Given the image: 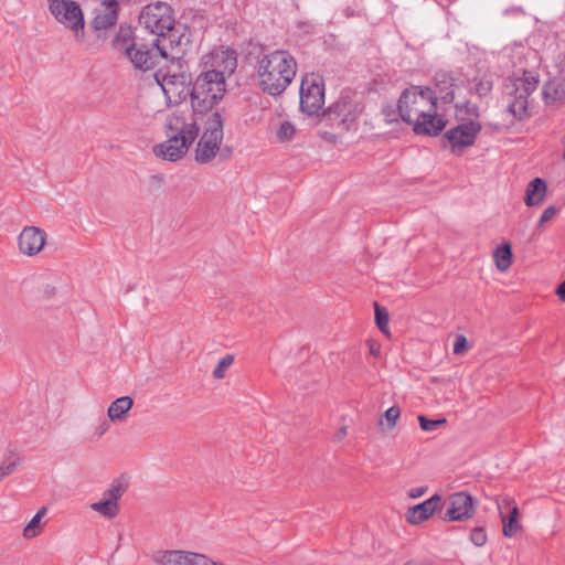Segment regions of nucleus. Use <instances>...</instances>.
<instances>
[{
  "instance_id": "nucleus-1",
  "label": "nucleus",
  "mask_w": 565,
  "mask_h": 565,
  "mask_svg": "<svg viewBox=\"0 0 565 565\" xmlns=\"http://www.w3.org/2000/svg\"><path fill=\"white\" fill-rule=\"evenodd\" d=\"M437 93L430 87L411 86L399 98V116L413 127L418 136H438L446 127V120L437 115Z\"/></svg>"
},
{
  "instance_id": "nucleus-2",
  "label": "nucleus",
  "mask_w": 565,
  "mask_h": 565,
  "mask_svg": "<svg viewBox=\"0 0 565 565\" xmlns=\"http://www.w3.org/2000/svg\"><path fill=\"white\" fill-rule=\"evenodd\" d=\"M160 38L150 33L146 34L134 32L129 26H120L118 33L113 40V46L120 53H124L132 65L141 71L153 68L160 58H168L166 45L159 44Z\"/></svg>"
},
{
  "instance_id": "nucleus-3",
  "label": "nucleus",
  "mask_w": 565,
  "mask_h": 565,
  "mask_svg": "<svg viewBox=\"0 0 565 565\" xmlns=\"http://www.w3.org/2000/svg\"><path fill=\"white\" fill-rule=\"evenodd\" d=\"M297 70V61L289 51L269 52L258 61V85L264 93L280 96L295 79Z\"/></svg>"
},
{
  "instance_id": "nucleus-4",
  "label": "nucleus",
  "mask_w": 565,
  "mask_h": 565,
  "mask_svg": "<svg viewBox=\"0 0 565 565\" xmlns=\"http://www.w3.org/2000/svg\"><path fill=\"white\" fill-rule=\"evenodd\" d=\"M164 128L167 140L153 147L154 156L171 162L181 160L199 136L196 120L188 121L183 114L173 113L168 116Z\"/></svg>"
},
{
  "instance_id": "nucleus-5",
  "label": "nucleus",
  "mask_w": 565,
  "mask_h": 565,
  "mask_svg": "<svg viewBox=\"0 0 565 565\" xmlns=\"http://www.w3.org/2000/svg\"><path fill=\"white\" fill-rule=\"evenodd\" d=\"M226 92L225 77L209 70L196 76L191 85L190 98L193 115L204 116L223 99Z\"/></svg>"
},
{
  "instance_id": "nucleus-6",
  "label": "nucleus",
  "mask_w": 565,
  "mask_h": 565,
  "mask_svg": "<svg viewBox=\"0 0 565 565\" xmlns=\"http://www.w3.org/2000/svg\"><path fill=\"white\" fill-rule=\"evenodd\" d=\"M539 82V76L526 70L522 76L512 75L505 81L503 98L507 102V111L518 121L531 117L529 97L537 89Z\"/></svg>"
},
{
  "instance_id": "nucleus-7",
  "label": "nucleus",
  "mask_w": 565,
  "mask_h": 565,
  "mask_svg": "<svg viewBox=\"0 0 565 565\" xmlns=\"http://www.w3.org/2000/svg\"><path fill=\"white\" fill-rule=\"evenodd\" d=\"M172 66H178V72H171V67H160L154 73V78L162 88L167 100L180 104L190 96L191 74L188 72V65L182 55H172Z\"/></svg>"
},
{
  "instance_id": "nucleus-8",
  "label": "nucleus",
  "mask_w": 565,
  "mask_h": 565,
  "mask_svg": "<svg viewBox=\"0 0 565 565\" xmlns=\"http://www.w3.org/2000/svg\"><path fill=\"white\" fill-rule=\"evenodd\" d=\"M226 110L216 109L204 124V131L201 135L195 148V161L200 164L210 163L217 156V150L223 141Z\"/></svg>"
},
{
  "instance_id": "nucleus-9",
  "label": "nucleus",
  "mask_w": 565,
  "mask_h": 565,
  "mask_svg": "<svg viewBox=\"0 0 565 565\" xmlns=\"http://www.w3.org/2000/svg\"><path fill=\"white\" fill-rule=\"evenodd\" d=\"M142 24L136 32L150 36V33L160 38L162 32L171 30L175 24L172 8L166 2L150 3L143 8L139 17Z\"/></svg>"
},
{
  "instance_id": "nucleus-10",
  "label": "nucleus",
  "mask_w": 565,
  "mask_h": 565,
  "mask_svg": "<svg viewBox=\"0 0 565 565\" xmlns=\"http://www.w3.org/2000/svg\"><path fill=\"white\" fill-rule=\"evenodd\" d=\"M358 118L356 104L348 95H341L322 114L321 122L337 130L347 132Z\"/></svg>"
},
{
  "instance_id": "nucleus-11",
  "label": "nucleus",
  "mask_w": 565,
  "mask_h": 565,
  "mask_svg": "<svg viewBox=\"0 0 565 565\" xmlns=\"http://www.w3.org/2000/svg\"><path fill=\"white\" fill-rule=\"evenodd\" d=\"M481 129V124L475 120L459 124L444 134L443 147L449 148L455 156H461L466 149L475 145Z\"/></svg>"
},
{
  "instance_id": "nucleus-12",
  "label": "nucleus",
  "mask_w": 565,
  "mask_h": 565,
  "mask_svg": "<svg viewBox=\"0 0 565 565\" xmlns=\"http://www.w3.org/2000/svg\"><path fill=\"white\" fill-rule=\"evenodd\" d=\"M324 105V83L316 73L306 74L300 85V109L307 115H316Z\"/></svg>"
},
{
  "instance_id": "nucleus-13",
  "label": "nucleus",
  "mask_w": 565,
  "mask_h": 565,
  "mask_svg": "<svg viewBox=\"0 0 565 565\" xmlns=\"http://www.w3.org/2000/svg\"><path fill=\"white\" fill-rule=\"evenodd\" d=\"M49 8L54 18L76 36L84 35V15L81 6L73 0H49Z\"/></svg>"
},
{
  "instance_id": "nucleus-14",
  "label": "nucleus",
  "mask_w": 565,
  "mask_h": 565,
  "mask_svg": "<svg viewBox=\"0 0 565 565\" xmlns=\"http://www.w3.org/2000/svg\"><path fill=\"white\" fill-rule=\"evenodd\" d=\"M152 561L157 565H224L203 554L179 550L158 551L152 555Z\"/></svg>"
},
{
  "instance_id": "nucleus-15",
  "label": "nucleus",
  "mask_w": 565,
  "mask_h": 565,
  "mask_svg": "<svg viewBox=\"0 0 565 565\" xmlns=\"http://www.w3.org/2000/svg\"><path fill=\"white\" fill-rule=\"evenodd\" d=\"M476 512L475 500L465 491L455 492L448 498V509L441 516L445 522H463L473 516Z\"/></svg>"
},
{
  "instance_id": "nucleus-16",
  "label": "nucleus",
  "mask_w": 565,
  "mask_h": 565,
  "mask_svg": "<svg viewBox=\"0 0 565 565\" xmlns=\"http://www.w3.org/2000/svg\"><path fill=\"white\" fill-rule=\"evenodd\" d=\"M45 242V231L36 226H25L18 236L20 253L30 257L38 255L43 249Z\"/></svg>"
},
{
  "instance_id": "nucleus-17",
  "label": "nucleus",
  "mask_w": 565,
  "mask_h": 565,
  "mask_svg": "<svg viewBox=\"0 0 565 565\" xmlns=\"http://www.w3.org/2000/svg\"><path fill=\"white\" fill-rule=\"evenodd\" d=\"M441 495L436 493L424 502L409 507L405 512V519L412 525H419L431 518L441 508Z\"/></svg>"
},
{
  "instance_id": "nucleus-18",
  "label": "nucleus",
  "mask_w": 565,
  "mask_h": 565,
  "mask_svg": "<svg viewBox=\"0 0 565 565\" xmlns=\"http://www.w3.org/2000/svg\"><path fill=\"white\" fill-rule=\"evenodd\" d=\"M212 70L221 73L224 77L225 74L232 75L237 67L236 51L231 47L220 46L211 53Z\"/></svg>"
},
{
  "instance_id": "nucleus-19",
  "label": "nucleus",
  "mask_w": 565,
  "mask_h": 565,
  "mask_svg": "<svg viewBox=\"0 0 565 565\" xmlns=\"http://www.w3.org/2000/svg\"><path fill=\"white\" fill-rule=\"evenodd\" d=\"M119 13V6L114 7H104V11L98 12L93 21L90 22V26L94 32L97 33L99 38L103 31L114 26L117 23Z\"/></svg>"
},
{
  "instance_id": "nucleus-20",
  "label": "nucleus",
  "mask_w": 565,
  "mask_h": 565,
  "mask_svg": "<svg viewBox=\"0 0 565 565\" xmlns=\"http://www.w3.org/2000/svg\"><path fill=\"white\" fill-rule=\"evenodd\" d=\"M547 184L542 178L532 180L525 190L524 202L527 206H535L544 201L546 195Z\"/></svg>"
},
{
  "instance_id": "nucleus-21",
  "label": "nucleus",
  "mask_w": 565,
  "mask_h": 565,
  "mask_svg": "<svg viewBox=\"0 0 565 565\" xmlns=\"http://www.w3.org/2000/svg\"><path fill=\"white\" fill-rule=\"evenodd\" d=\"M134 406V399L130 396H121L116 398L109 405L107 415L111 422H124L128 417L129 411Z\"/></svg>"
},
{
  "instance_id": "nucleus-22",
  "label": "nucleus",
  "mask_w": 565,
  "mask_h": 565,
  "mask_svg": "<svg viewBox=\"0 0 565 565\" xmlns=\"http://www.w3.org/2000/svg\"><path fill=\"white\" fill-rule=\"evenodd\" d=\"M183 43H189V38L181 33L178 28L174 25L171 26V30H166V32H162V35H160L159 44L166 45V52H168V49L170 50H178V53H183L184 51L180 47L183 45Z\"/></svg>"
},
{
  "instance_id": "nucleus-23",
  "label": "nucleus",
  "mask_w": 565,
  "mask_h": 565,
  "mask_svg": "<svg viewBox=\"0 0 565 565\" xmlns=\"http://www.w3.org/2000/svg\"><path fill=\"white\" fill-rule=\"evenodd\" d=\"M497 268L505 271L512 264V248L509 243L498 246L493 252Z\"/></svg>"
},
{
  "instance_id": "nucleus-24",
  "label": "nucleus",
  "mask_w": 565,
  "mask_h": 565,
  "mask_svg": "<svg viewBox=\"0 0 565 565\" xmlns=\"http://www.w3.org/2000/svg\"><path fill=\"white\" fill-rule=\"evenodd\" d=\"M90 509L106 519H114L119 513V504L103 495L100 501L90 504Z\"/></svg>"
},
{
  "instance_id": "nucleus-25",
  "label": "nucleus",
  "mask_w": 565,
  "mask_h": 565,
  "mask_svg": "<svg viewBox=\"0 0 565 565\" xmlns=\"http://www.w3.org/2000/svg\"><path fill=\"white\" fill-rule=\"evenodd\" d=\"M503 523V535L505 537H512L516 534L520 529L519 524V508L518 505H513L512 509L505 514V520Z\"/></svg>"
},
{
  "instance_id": "nucleus-26",
  "label": "nucleus",
  "mask_w": 565,
  "mask_h": 565,
  "mask_svg": "<svg viewBox=\"0 0 565 565\" xmlns=\"http://www.w3.org/2000/svg\"><path fill=\"white\" fill-rule=\"evenodd\" d=\"M47 508L42 507L35 515L30 520L23 530V536L25 539H33L41 533V519L46 514Z\"/></svg>"
},
{
  "instance_id": "nucleus-27",
  "label": "nucleus",
  "mask_w": 565,
  "mask_h": 565,
  "mask_svg": "<svg viewBox=\"0 0 565 565\" xmlns=\"http://www.w3.org/2000/svg\"><path fill=\"white\" fill-rule=\"evenodd\" d=\"M443 79L437 83V88L434 89L437 93L438 99H441L445 104L452 103L455 98V93L452 89L451 78H447L446 75H443Z\"/></svg>"
},
{
  "instance_id": "nucleus-28",
  "label": "nucleus",
  "mask_w": 565,
  "mask_h": 565,
  "mask_svg": "<svg viewBox=\"0 0 565 565\" xmlns=\"http://www.w3.org/2000/svg\"><path fill=\"white\" fill-rule=\"evenodd\" d=\"M128 488L127 482H125L122 479L117 478L113 480L109 488L104 492V497L109 499L113 502L118 503L119 499L122 497V494L126 492Z\"/></svg>"
},
{
  "instance_id": "nucleus-29",
  "label": "nucleus",
  "mask_w": 565,
  "mask_h": 565,
  "mask_svg": "<svg viewBox=\"0 0 565 565\" xmlns=\"http://www.w3.org/2000/svg\"><path fill=\"white\" fill-rule=\"evenodd\" d=\"M20 463V457L10 450L0 465V481L11 475Z\"/></svg>"
},
{
  "instance_id": "nucleus-30",
  "label": "nucleus",
  "mask_w": 565,
  "mask_h": 565,
  "mask_svg": "<svg viewBox=\"0 0 565 565\" xmlns=\"http://www.w3.org/2000/svg\"><path fill=\"white\" fill-rule=\"evenodd\" d=\"M375 309V323L383 333H388V320L390 315L386 308L381 307L377 302H374Z\"/></svg>"
},
{
  "instance_id": "nucleus-31",
  "label": "nucleus",
  "mask_w": 565,
  "mask_h": 565,
  "mask_svg": "<svg viewBox=\"0 0 565 565\" xmlns=\"http://www.w3.org/2000/svg\"><path fill=\"white\" fill-rule=\"evenodd\" d=\"M233 362H234V356L232 354H226L225 356H223L213 370L214 379H216V380L223 379L225 376L226 370L233 364Z\"/></svg>"
},
{
  "instance_id": "nucleus-32",
  "label": "nucleus",
  "mask_w": 565,
  "mask_h": 565,
  "mask_svg": "<svg viewBox=\"0 0 565 565\" xmlns=\"http://www.w3.org/2000/svg\"><path fill=\"white\" fill-rule=\"evenodd\" d=\"M296 134V128L290 121H284L277 130V139L280 141L290 140Z\"/></svg>"
},
{
  "instance_id": "nucleus-33",
  "label": "nucleus",
  "mask_w": 565,
  "mask_h": 565,
  "mask_svg": "<svg viewBox=\"0 0 565 565\" xmlns=\"http://www.w3.org/2000/svg\"><path fill=\"white\" fill-rule=\"evenodd\" d=\"M419 426L425 431H433L437 429L439 426L446 424V419H428L424 415L418 416Z\"/></svg>"
},
{
  "instance_id": "nucleus-34",
  "label": "nucleus",
  "mask_w": 565,
  "mask_h": 565,
  "mask_svg": "<svg viewBox=\"0 0 565 565\" xmlns=\"http://www.w3.org/2000/svg\"><path fill=\"white\" fill-rule=\"evenodd\" d=\"M488 536L484 527H475L470 533V541L478 547L483 546L487 543Z\"/></svg>"
},
{
  "instance_id": "nucleus-35",
  "label": "nucleus",
  "mask_w": 565,
  "mask_h": 565,
  "mask_svg": "<svg viewBox=\"0 0 565 565\" xmlns=\"http://www.w3.org/2000/svg\"><path fill=\"white\" fill-rule=\"evenodd\" d=\"M382 114H383V116L385 118V121L388 122V124H393V122L398 121V119H401V116H399V102H397L396 108L391 106V105H387V106L383 107Z\"/></svg>"
},
{
  "instance_id": "nucleus-36",
  "label": "nucleus",
  "mask_w": 565,
  "mask_h": 565,
  "mask_svg": "<svg viewBox=\"0 0 565 565\" xmlns=\"http://www.w3.org/2000/svg\"><path fill=\"white\" fill-rule=\"evenodd\" d=\"M513 505L516 504L514 500L509 497H504L497 501V507L502 521L505 520V514L510 511V509H512Z\"/></svg>"
},
{
  "instance_id": "nucleus-37",
  "label": "nucleus",
  "mask_w": 565,
  "mask_h": 565,
  "mask_svg": "<svg viewBox=\"0 0 565 565\" xmlns=\"http://www.w3.org/2000/svg\"><path fill=\"white\" fill-rule=\"evenodd\" d=\"M401 415V409L398 406L394 405L392 407H390L385 413H384V417L387 422V428L388 429H392L395 425H396V422L398 419Z\"/></svg>"
},
{
  "instance_id": "nucleus-38",
  "label": "nucleus",
  "mask_w": 565,
  "mask_h": 565,
  "mask_svg": "<svg viewBox=\"0 0 565 565\" xmlns=\"http://www.w3.org/2000/svg\"><path fill=\"white\" fill-rule=\"evenodd\" d=\"M492 89V82L489 79L481 78L475 86L476 93L480 97H484L490 94Z\"/></svg>"
},
{
  "instance_id": "nucleus-39",
  "label": "nucleus",
  "mask_w": 565,
  "mask_h": 565,
  "mask_svg": "<svg viewBox=\"0 0 565 565\" xmlns=\"http://www.w3.org/2000/svg\"><path fill=\"white\" fill-rule=\"evenodd\" d=\"M556 212L557 210L554 205H550L548 207H546L543 211L537 225L542 226L545 222L551 221L555 216Z\"/></svg>"
},
{
  "instance_id": "nucleus-40",
  "label": "nucleus",
  "mask_w": 565,
  "mask_h": 565,
  "mask_svg": "<svg viewBox=\"0 0 565 565\" xmlns=\"http://www.w3.org/2000/svg\"><path fill=\"white\" fill-rule=\"evenodd\" d=\"M467 339L463 335H458L454 343V353L461 354L467 349Z\"/></svg>"
},
{
  "instance_id": "nucleus-41",
  "label": "nucleus",
  "mask_w": 565,
  "mask_h": 565,
  "mask_svg": "<svg viewBox=\"0 0 565 565\" xmlns=\"http://www.w3.org/2000/svg\"><path fill=\"white\" fill-rule=\"evenodd\" d=\"M233 154V148L231 146H220V150H217V156L220 161H227L231 159Z\"/></svg>"
},
{
  "instance_id": "nucleus-42",
  "label": "nucleus",
  "mask_w": 565,
  "mask_h": 565,
  "mask_svg": "<svg viewBox=\"0 0 565 565\" xmlns=\"http://www.w3.org/2000/svg\"><path fill=\"white\" fill-rule=\"evenodd\" d=\"M428 490L427 486H420L416 488H412L408 490L407 495L412 499H417L423 497Z\"/></svg>"
},
{
  "instance_id": "nucleus-43",
  "label": "nucleus",
  "mask_w": 565,
  "mask_h": 565,
  "mask_svg": "<svg viewBox=\"0 0 565 565\" xmlns=\"http://www.w3.org/2000/svg\"><path fill=\"white\" fill-rule=\"evenodd\" d=\"M321 138L328 142L335 143L339 139V135L332 131H322Z\"/></svg>"
},
{
  "instance_id": "nucleus-44",
  "label": "nucleus",
  "mask_w": 565,
  "mask_h": 565,
  "mask_svg": "<svg viewBox=\"0 0 565 565\" xmlns=\"http://www.w3.org/2000/svg\"><path fill=\"white\" fill-rule=\"evenodd\" d=\"M109 428L108 422L104 420L95 430V436L100 438Z\"/></svg>"
},
{
  "instance_id": "nucleus-45",
  "label": "nucleus",
  "mask_w": 565,
  "mask_h": 565,
  "mask_svg": "<svg viewBox=\"0 0 565 565\" xmlns=\"http://www.w3.org/2000/svg\"><path fill=\"white\" fill-rule=\"evenodd\" d=\"M369 351H370V354L374 355V356H379L380 353H381V345L376 342H369Z\"/></svg>"
},
{
  "instance_id": "nucleus-46",
  "label": "nucleus",
  "mask_w": 565,
  "mask_h": 565,
  "mask_svg": "<svg viewBox=\"0 0 565 565\" xmlns=\"http://www.w3.org/2000/svg\"><path fill=\"white\" fill-rule=\"evenodd\" d=\"M543 98H544L545 104H547V105H550L556 100V97L552 96L550 94L548 87H546V86L543 88Z\"/></svg>"
},
{
  "instance_id": "nucleus-47",
  "label": "nucleus",
  "mask_w": 565,
  "mask_h": 565,
  "mask_svg": "<svg viewBox=\"0 0 565 565\" xmlns=\"http://www.w3.org/2000/svg\"><path fill=\"white\" fill-rule=\"evenodd\" d=\"M557 297L565 302V279L556 288Z\"/></svg>"
},
{
  "instance_id": "nucleus-48",
  "label": "nucleus",
  "mask_w": 565,
  "mask_h": 565,
  "mask_svg": "<svg viewBox=\"0 0 565 565\" xmlns=\"http://www.w3.org/2000/svg\"><path fill=\"white\" fill-rule=\"evenodd\" d=\"M103 7L120 6L125 0H100Z\"/></svg>"
},
{
  "instance_id": "nucleus-49",
  "label": "nucleus",
  "mask_w": 565,
  "mask_h": 565,
  "mask_svg": "<svg viewBox=\"0 0 565 565\" xmlns=\"http://www.w3.org/2000/svg\"><path fill=\"white\" fill-rule=\"evenodd\" d=\"M44 292L47 297H51L55 292V288L47 285L44 289Z\"/></svg>"
},
{
  "instance_id": "nucleus-50",
  "label": "nucleus",
  "mask_w": 565,
  "mask_h": 565,
  "mask_svg": "<svg viewBox=\"0 0 565 565\" xmlns=\"http://www.w3.org/2000/svg\"><path fill=\"white\" fill-rule=\"evenodd\" d=\"M344 14H345V17L350 18V17H352V15H353V10H352L351 8H347V9L344 10Z\"/></svg>"
},
{
  "instance_id": "nucleus-51",
  "label": "nucleus",
  "mask_w": 565,
  "mask_h": 565,
  "mask_svg": "<svg viewBox=\"0 0 565 565\" xmlns=\"http://www.w3.org/2000/svg\"><path fill=\"white\" fill-rule=\"evenodd\" d=\"M347 434V428L345 427H342L339 431V437H342Z\"/></svg>"
},
{
  "instance_id": "nucleus-52",
  "label": "nucleus",
  "mask_w": 565,
  "mask_h": 565,
  "mask_svg": "<svg viewBox=\"0 0 565 565\" xmlns=\"http://www.w3.org/2000/svg\"><path fill=\"white\" fill-rule=\"evenodd\" d=\"M167 67H171V72H178V66H172V60L170 61V65Z\"/></svg>"
},
{
  "instance_id": "nucleus-53",
  "label": "nucleus",
  "mask_w": 565,
  "mask_h": 565,
  "mask_svg": "<svg viewBox=\"0 0 565 565\" xmlns=\"http://www.w3.org/2000/svg\"><path fill=\"white\" fill-rule=\"evenodd\" d=\"M152 179H154V180H157L159 182L162 181V177H160V175H152Z\"/></svg>"
},
{
  "instance_id": "nucleus-54",
  "label": "nucleus",
  "mask_w": 565,
  "mask_h": 565,
  "mask_svg": "<svg viewBox=\"0 0 565 565\" xmlns=\"http://www.w3.org/2000/svg\"><path fill=\"white\" fill-rule=\"evenodd\" d=\"M404 565H413L411 562L405 563Z\"/></svg>"
},
{
  "instance_id": "nucleus-55",
  "label": "nucleus",
  "mask_w": 565,
  "mask_h": 565,
  "mask_svg": "<svg viewBox=\"0 0 565 565\" xmlns=\"http://www.w3.org/2000/svg\"><path fill=\"white\" fill-rule=\"evenodd\" d=\"M563 159L565 160V150H564V153H563Z\"/></svg>"
}]
</instances>
